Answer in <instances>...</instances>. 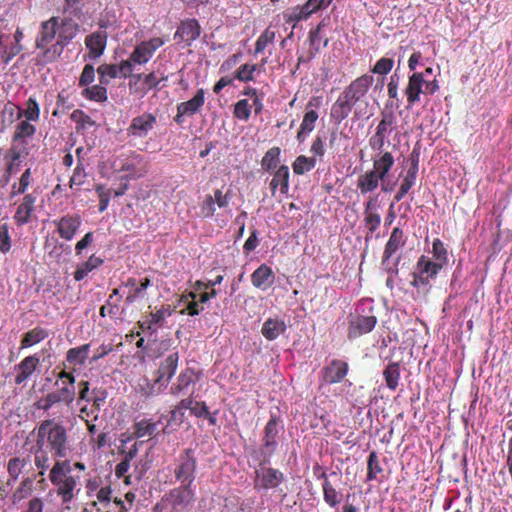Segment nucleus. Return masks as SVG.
I'll use <instances>...</instances> for the list:
<instances>
[{
	"instance_id": "58",
	"label": "nucleus",
	"mask_w": 512,
	"mask_h": 512,
	"mask_svg": "<svg viewBox=\"0 0 512 512\" xmlns=\"http://www.w3.org/2000/svg\"><path fill=\"white\" fill-rule=\"evenodd\" d=\"M413 185H415V182L413 180L409 168H407L405 175L401 180L400 186L394 196V200H396V202H400V200H402V198H404L405 195H407V193L410 192Z\"/></svg>"
},
{
	"instance_id": "62",
	"label": "nucleus",
	"mask_w": 512,
	"mask_h": 512,
	"mask_svg": "<svg viewBox=\"0 0 512 512\" xmlns=\"http://www.w3.org/2000/svg\"><path fill=\"white\" fill-rule=\"evenodd\" d=\"M252 112V105L249 100H238L234 105V115L240 120H249Z\"/></svg>"
},
{
	"instance_id": "52",
	"label": "nucleus",
	"mask_w": 512,
	"mask_h": 512,
	"mask_svg": "<svg viewBox=\"0 0 512 512\" xmlns=\"http://www.w3.org/2000/svg\"><path fill=\"white\" fill-rule=\"evenodd\" d=\"M383 472V468L380 464L377 451H371L367 458V480H377L380 473Z\"/></svg>"
},
{
	"instance_id": "2",
	"label": "nucleus",
	"mask_w": 512,
	"mask_h": 512,
	"mask_svg": "<svg viewBox=\"0 0 512 512\" xmlns=\"http://www.w3.org/2000/svg\"><path fill=\"white\" fill-rule=\"evenodd\" d=\"M373 82L374 77L371 74H364L355 78L344 88L332 104L330 118L336 123H341L351 114L352 110H354V115L357 119L364 117L367 111L365 108H362V102H364V97Z\"/></svg>"
},
{
	"instance_id": "45",
	"label": "nucleus",
	"mask_w": 512,
	"mask_h": 512,
	"mask_svg": "<svg viewBox=\"0 0 512 512\" xmlns=\"http://www.w3.org/2000/svg\"><path fill=\"white\" fill-rule=\"evenodd\" d=\"M379 124L382 128L383 138L385 140V143L388 140V136L390 133L393 132L394 128L397 125V117L396 114L393 111V108H385L384 111L381 112V119L379 121Z\"/></svg>"
},
{
	"instance_id": "49",
	"label": "nucleus",
	"mask_w": 512,
	"mask_h": 512,
	"mask_svg": "<svg viewBox=\"0 0 512 512\" xmlns=\"http://www.w3.org/2000/svg\"><path fill=\"white\" fill-rule=\"evenodd\" d=\"M37 170H32L31 166H28V168L23 171L21 177L19 178L17 183L12 184V195H21V193L27 192L30 185L33 184L34 181V173Z\"/></svg>"
},
{
	"instance_id": "30",
	"label": "nucleus",
	"mask_w": 512,
	"mask_h": 512,
	"mask_svg": "<svg viewBox=\"0 0 512 512\" xmlns=\"http://www.w3.org/2000/svg\"><path fill=\"white\" fill-rule=\"evenodd\" d=\"M321 477H323L321 487L323 490L324 502L331 507L338 506V504H340L343 499V494L341 490H338L337 485L333 484L327 472H321Z\"/></svg>"
},
{
	"instance_id": "31",
	"label": "nucleus",
	"mask_w": 512,
	"mask_h": 512,
	"mask_svg": "<svg viewBox=\"0 0 512 512\" xmlns=\"http://www.w3.org/2000/svg\"><path fill=\"white\" fill-rule=\"evenodd\" d=\"M36 199V191L29 192L28 194H26L25 192L23 201L20 203V205L17 207L15 211V218L17 219L18 223H27V221L31 219V214L35 209Z\"/></svg>"
},
{
	"instance_id": "9",
	"label": "nucleus",
	"mask_w": 512,
	"mask_h": 512,
	"mask_svg": "<svg viewBox=\"0 0 512 512\" xmlns=\"http://www.w3.org/2000/svg\"><path fill=\"white\" fill-rule=\"evenodd\" d=\"M138 451V443H133L127 451L119 450V454L122 456V459L118 464H116L114 472L116 477L123 479L125 485H131V483H133V478H135V480H141L144 474L143 471L138 470L137 466H135L134 471L129 474L131 463L138 454Z\"/></svg>"
},
{
	"instance_id": "20",
	"label": "nucleus",
	"mask_w": 512,
	"mask_h": 512,
	"mask_svg": "<svg viewBox=\"0 0 512 512\" xmlns=\"http://www.w3.org/2000/svg\"><path fill=\"white\" fill-rule=\"evenodd\" d=\"M349 372V363L340 358H334L321 369L322 380L327 384H338Z\"/></svg>"
},
{
	"instance_id": "27",
	"label": "nucleus",
	"mask_w": 512,
	"mask_h": 512,
	"mask_svg": "<svg viewBox=\"0 0 512 512\" xmlns=\"http://www.w3.org/2000/svg\"><path fill=\"white\" fill-rule=\"evenodd\" d=\"M150 284L151 281L148 277H144L141 280H137L135 277H128L125 281V286L130 288V290L125 297V303L133 304L137 299L144 298L145 291Z\"/></svg>"
},
{
	"instance_id": "60",
	"label": "nucleus",
	"mask_w": 512,
	"mask_h": 512,
	"mask_svg": "<svg viewBox=\"0 0 512 512\" xmlns=\"http://www.w3.org/2000/svg\"><path fill=\"white\" fill-rule=\"evenodd\" d=\"M385 140L383 138L382 128L380 122L377 125L376 132L369 137V146L374 151V154H381L385 149Z\"/></svg>"
},
{
	"instance_id": "28",
	"label": "nucleus",
	"mask_w": 512,
	"mask_h": 512,
	"mask_svg": "<svg viewBox=\"0 0 512 512\" xmlns=\"http://www.w3.org/2000/svg\"><path fill=\"white\" fill-rule=\"evenodd\" d=\"M276 275L272 270V267L267 264H261L251 274V283L256 288L268 289L275 283Z\"/></svg>"
},
{
	"instance_id": "41",
	"label": "nucleus",
	"mask_w": 512,
	"mask_h": 512,
	"mask_svg": "<svg viewBox=\"0 0 512 512\" xmlns=\"http://www.w3.org/2000/svg\"><path fill=\"white\" fill-rule=\"evenodd\" d=\"M432 254L434 265H436V275H438L440 270L448 263V250L439 238H436L433 242Z\"/></svg>"
},
{
	"instance_id": "48",
	"label": "nucleus",
	"mask_w": 512,
	"mask_h": 512,
	"mask_svg": "<svg viewBox=\"0 0 512 512\" xmlns=\"http://www.w3.org/2000/svg\"><path fill=\"white\" fill-rule=\"evenodd\" d=\"M133 428L136 438H144V436L152 438L158 432V422H153L151 419H142L135 422Z\"/></svg>"
},
{
	"instance_id": "18",
	"label": "nucleus",
	"mask_w": 512,
	"mask_h": 512,
	"mask_svg": "<svg viewBox=\"0 0 512 512\" xmlns=\"http://www.w3.org/2000/svg\"><path fill=\"white\" fill-rule=\"evenodd\" d=\"M205 103V91L204 88H199L197 92L188 101H182L177 105V113L174 117L175 122L183 123L185 117H191V115L197 114L201 111Z\"/></svg>"
},
{
	"instance_id": "19",
	"label": "nucleus",
	"mask_w": 512,
	"mask_h": 512,
	"mask_svg": "<svg viewBox=\"0 0 512 512\" xmlns=\"http://www.w3.org/2000/svg\"><path fill=\"white\" fill-rule=\"evenodd\" d=\"M201 26L196 18H185L181 20L174 33V39L184 42V45L193 44L201 36Z\"/></svg>"
},
{
	"instance_id": "8",
	"label": "nucleus",
	"mask_w": 512,
	"mask_h": 512,
	"mask_svg": "<svg viewBox=\"0 0 512 512\" xmlns=\"http://www.w3.org/2000/svg\"><path fill=\"white\" fill-rule=\"evenodd\" d=\"M372 163L376 167L378 186L382 192H393L397 185V179L391 175L395 164L393 153L384 150L380 155H372Z\"/></svg>"
},
{
	"instance_id": "55",
	"label": "nucleus",
	"mask_w": 512,
	"mask_h": 512,
	"mask_svg": "<svg viewBox=\"0 0 512 512\" xmlns=\"http://www.w3.org/2000/svg\"><path fill=\"white\" fill-rule=\"evenodd\" d=\"M317 163L316 158L306 157V155H299L292 163V169L296 174H305L311 171Z\"/></svg>"
},
{
	"instance_id": "57",
	"label": "nucleus",
	"mask_w": 512,
	"mask_h": 512,
	"mask_svg": "<svg viewBox=\"0 0 512 512\" xmlns=\"http://www.w3.org/2000/svg\"><path fill=\"white\" fill-rule=\"evenodd\" d=\"M36 132V127L34 124L26 119L25 121L18 122L16 126V131L13 136V141L19 140H27V138L32 137Z\"/></svg>"
},
{
	"instance_id": "61",
	"label": "nucleus",
	"mask_w": 512,
	"mask_h": 512,
	"mask_svg": "<svg viewBox=\"0 0 512 512\" xmlns=\"http://www.w3.org/2000/svg\"><path fill=\"white\" fill-rule=\"evenodd\" d=\"M394 67V59L392 57H380V59L375 63L374 67H372V73H377V75H382L385 77L388 75L389 71L393 70Z\"/></svg>"
},
{
	"instance_id": "63",
	"label": "nucleus",
	"mask_w": 512,
	"mask_h": 512,
	"mask_svg": "<svg viewBox=\"0 0 512 512\" xmlns=\"http://www.w3.org/2000/svg\"><path fill=\"white\" fill-rule=\"evenodd\" d=\"M256 64H243L238 67L234 73V79H239L240 81H253L254 72L257 70Z\"/></svg>"
},
{
	"instance_id": "59",
	"label": "nucleus",
	"mask_w": 512,
	"mask_h": 512,
	"mask_svg": "<svg viewBox=\"0 0 512 512\" xmlns=\"http://www.w3.org/2000/svg\"><path fill=\"white\" fill-rule=\"evenodd\" d=\"M23 115L26 119H28L29 122H35V120L40 119V107L39 103L35 98H28L25 102V108L23 110Z\"/></svg>"
},
{
	"instance_id": "14",
	"label": "nucleus",
	"mask_w": 512,
	"mask_h": 512,
	"mask_svg": "<svg viewBox=\"0 0 512 512\" xmlns=\"http://www.w3.org/2000/svg\"><path fill=\"white\" fill-rule=\"evenodd\" d=\"M233 197L231 188L215 189L213 194H208L202 205V213L204 216H213L216 209L227 210L229 203Z\"/></svg>"
},
{
	"instance_id": "1",
	"label": "nucleus",
	"mask_w": 512,
	"mask_h": 512,
	"mask_svg": "<svg viewBox=\"0 0 512 512\" xmlns=\"http://www.w3.org/2000/svg\"><path fill=\"white\" fill-rule=\"evenodd\" d=\"M34 455V463L39 470L38 474L43 477L51 466V455L57 460L71 454L72 445L69 433L65 425L56 422L54 419L42 420L36 428V439L31 447Z\"/></svg>"
},
{
	"instance_id": "33",
	"label": "nucleus",
	"mask_w": 512,
	"mask_h": 512,
	"mask_svg": "<svg viewBox=\"0 0 512 512\" xmlns=\"http://www.w3.org/2000/svg\"><path fill=\"white\" fill-rule=\"evenodd\" d=\"M308 39L310 41V48L305 54H301L298 57V63L310 62V60H313V58L316 57L317 53L320 52L322 36L319 30V25L313 28V30H310L308 34Z\"/></svg>"
},
{
	"instance_id": "35",
	"label": "nucleus",
	"mask_w": 512,
	"mask_h": 512,
	"mask_svg": "<svg viewBox=\"0 0 512 512\" xmlns=\"http://www.w3.org/2000/svg\"><path fill=\"white\" fill-rule=\"evenodd\" d=\"M286 329L287 325L284 319L268 318L262 325L261 333L267 340H276Z\"/></svg>"
},
{
	"instance_id": "46",
	"label": "nucleus",
	"mask_w": 512,
	"mask_h": 512,
	"mask_svg": "<svg viewBox=\"0 0 512 512\" xmlns=\"http://www.w3.org/2000/svg\"><path fill=\"white\" fill-rule=\"evenodd\" d=\"M91 344H82L78 347H72L66 352V361L70 364H84L86 363Z\"/></svg>"
},
{
	"instance_id": "47",
	"label": "nucleus",
	"mask_w": 512,
	"mask_h": 512,
	"mask_svg": "<svg viewBox=\"0 0 512 512\" xmlns=\"http://www.w3.org/2000/svg\"><path fill=\"white\" fill-rule=\"evenodd\" d=\"M75 382L76 378L70 381H63L57 386L58 403L63 402L66 405H71V403H73L76 395Z\"/></svg>"
},
{
	"instance_id": "44",
	"label": "nucleus",
	"mask_w": 512,
	"mask_h": 512,
	"mask_svg": "<svg viewBox=\"0 0 512 512\" xmlns=\"http://www.w3.org/2000/svg\"><path fill=\"white\" fill-rule=\"evenodd\" d=\"M104 262V259L97 258L95 254H92L87 261L82 262L76 267L74 271V279L77 281L83 280L89 272H93L94 268L100 267Z\"/></svg>"
},
{
	"instance_id": "43",
	"label": "nucleus",
	"mask_w": 512,
	"mask_h": 512,
	"mask_svg": "<svg viewBox=\"0 0 512 512\" xmlns=\"http://www.w3.org/2000/svg\"><path fill=\"white\" fill-rule=\"evenodd\" d=\"M30 462L29 456H14L7 462L8 475L12 480H18Z\"/></svg>"
},
{
	"instance_id": "5",
	"label": "nucleus",
	"mask_w": 512,
	"mask_h": 512,
	"mask_svg": "<svg viewBox=\"0 0 512 512\" xmlns=\"http://www.w3.org/2000/svg\"><path fill=\"white\" fill-rule=\"evenodd\" d=\"M283 428L279 415H270V418L264 427L261 447L259 450H253L251 452V456L253 459L258 460L259 465L269 464L271 458L279 447L278 438L281 429Z\"/></svg>"
},
{
	"instance_id": "24",
	"label": "nucleus",
	"mask_w": 512,
	"mask_h": 512,
	"mask_svg": "<svg viewBox=\"0 0 512 512\" xmlns=\"http://www.w3.org/2000/svg\"><path fill=\"white\" fill-rule=\"evenodd\" d=\"M157 118L155 114L143 113L132 119L128 128V133L134 137H147L150 130L155 127Z\"/></svg>"
},
{
	"instance_id": "50",
	"label": "nucleus",
	"mask_w": 512,
	"mask_h": 512,
	"mask_svg": "<svg viewBox=\"0 0 512 512\" xmlns=\"http://www.w3.org/2000/svg\"><path fill=\"white\" fill-rule=\"evenodd\" d=\"M280 154H281V148L279 147H272L267 150V152L264 154L263 158L261 159V166L266 171H274L279 165L280 162Z\"/></svg>"
},
{
	"instance_id": "11",
	"label": "nucleus",
	"mask_w": 512,
	"mask_h": 512,
	"mask_svg": "<svg viewBox=\"0 0 512 512\" xmlns=\"http://www.w3.org/2000/svg\"><path fill=\"white\" fill-rule=\"evenodd\" d=\"M195 500V489H185L184 485L170 490L162 498V503L171 507V512H186Z\"/></svg>"
},
{
	"instance_id": "34",
	"label": "nucleus",
	"mask_w": 512,
	"mask_h": 512,
	"mask_svg": "<svg viewBox=\"0 0 512 512\" xmlns=\"http://www.w3.org/2000/svg\"><path fill=\"white\" fill-rule=\"evenodd\" d=\"M490 234L492 235L490 249L493 254L499 252V250L503 249L504 245L512 241V232L509 228L502 230L501 227H490Z\"/></svg>"
},
{
	"instance_id": "4",
	"label": "nucleus",
	"mask_w": 512,
	"mask_h": 512,
	"mask_svg": "<svg viewBox=\"0 0 512 512\" xmlns=\"http://www.w3.org/2000/svg\"><path fill=\"white\" fill-rule=\"evenodd\" d=\"M79 31L80 25L76 22L75 18L68 15V13H64L63 18H59V30L56 42L51 44L50 47L45 49L43 52L38 53V62H55L58 57H61L67 45L71 44Z\"/></svg>"
},
{
	"instance_id": "23",
	"label": "nucleus",
	"mask_w": 512,
	"mask_h": 512,
	"mask_svg": "<svg viewBox=\"0 0 512 512\" xmlns=\"http://www.w3.org/2000/svg\"><path fill=\"white\" fill-rule=\"evenodd\" d=\"M199 377L200 373L196 372L195 368H184L170 386V394H185V392L190 389L191 385L196 384Z\"/></svg>"
},
{
	"instance_id": "10",
	"label": "nucleus",
	"mask_w": 512,
	"mask_h": 512,
	"mask_svg": "<svg viewBox=\"0 0 512 512\" xmlns=\"http://www.w3.org/2000/svg\"><path fill=\"white\" fill-rule=\"evenodd\" d=\"M285 480L284 472L270 468L267 464L254 470L253 484L257 491L277 490Z\"/></svg>"
},
{
	"instance_id": "7",
	"label": "nucleus",
	"mask_w": 512,
	"mask_h": 512,
	"mask_svg": "<svg viewBox=\"0 0 512 512\" xmlns=\"http://www.w3.org/2000/svg\"><path fill=\"white\" fill-rule=\"evenodd\" d=\"M179 360L180 354L177 350H175V352H171L165 358L160 360L159 367L156 370V377L150 385V390L146 391V394H159L161 390L166 389L170 380L177 372Z\"/></svg>"
},
{
	"instance_id": "26",
	"label": "nucleus",
	"mask_w": 512,
	"mask_h": 512,
	"mask_svg": "<svg viewBox=\"0 0 512 512\" xmlns=\"http://www.w3.org/2000/svg\"><path fill=\"white\" fill-rule=\"evenodd\" d=\"M106 398L107 391H105V389H93L92 396L90 398V402H92V404L90 407H80V417L97 420V418H99L100 409L102 405H104Z\"/></svg>"
},
{
	"instance_id": "15",
	"label": "nucleus",
	"mask_w": 512,
	"mask_h": 512,
	"mask_svg": "<svg viewBox=\"0 0 512 512\" xmlns=\"http://www.w3.org/2000/svg\"><path fill=\"white\" fill-rule=\"evenodd\" d=\"M163 44H165V41L162 38H151L136 44L132 50L134 70H136L137 65H145V63L149 62L156 50L160 49Z\"/></svg>"
},
{
	"instance_id": "13",
	"label": "nucleus",
	"mask_w": 512,
	"mask_h": 512,
	"mask_svg": "<svg viewBox=\"0 0 512 512\" xmlns=\"http://www.w3.org/2000/svg\"><path fill=\"white\" fill-rule=\"evenodd\" d=\"M412 275V286H415V288H421V286L426 288V286L430 285L432 278L437 276V266H435L433 259L427 258V256L422 254L416 263L415 270Z\"/></svg>"
},
{
	"instance_id": "53",
	"label": "nucleus",
	"mask_w": 512,
	"mask_h": 512,
	"mask_svg": "<svg viewBox=\"0 0 512 512\" xmlns=\"http://www.w3.org/2000/svg\"><path fill=\"white\" fill-rule=\"evenodd\" d=\"M84 6V0H64L63 13H68L75 19H83L85 18Z\"/></svg>"
},
{
	"instance_id": "39",
	"label": "nucleus",
	"mask_w": 512,
	"mask_h": 512,
	"mask_svg": "<svg viewBox=\"0 0 512 512\" xmlns=\"http://www.w3.org/2000/svg\"><path fill=\"white\" fill-rule=\"evenodd\" d=\"M35 477H24L12 494L13 503H21L23 499L30 498L34 491Z\"/></svg>"
},
{
	"instance_id": "12",
	"label": "nucleus",
	"mask_w": 512,
	"mask_h": 512,
	"mask_svg": "<svg viewBox=\"0 0 512 512\" xmlns=\"http://www.w3.org/2000/svg\"><path fill=\"white\" fill-rule=\"evenodd\" d=\"M405 242L406 237L402 228L395 227L386 243L382 257V265L387 272H397L400 258L393 259V255L397 252L399 247H402V245L405 244Z\"/></svg>"
},
{
	"instance_id": "16",
	"label": "nucleus",
	"mask_w": 512,
	"mask_h": 512,
	"mask_svg": "<svg viewBox=\"0 0 512 512\" xmlns=\"http://www.w3.org/2000/svg\"><path fill=\"white\" fill-rule=\"evenodd\" d=\"M108 41V33L104 30L92 31L85 36V47L88 53L84 55V60H97L102 57Z\"/></svg>"
},
{
	"instance_id": "32",
	"label": "nucleus",
	"mask_w": 512,
	"mask_h": 512,
	"mask_svg": "<svg viewBox=\"0 0 512 512\" xmlns=\"http://www.w3.org/2000/svg\"><path fill=\"white\" fill-rule=\"evenodd\" d=\"M378 187L377 168L374 165L371 170L365 171L357 178L356 188L360 191L361 195L375 192Z\"/></svg>"
},
{
	"instance_id": "25",
	"label": "nucleus",
	"mask_w": 512,
	"mask_h": 512,
	"mask_svg": "<svg viewBox=\"0 0 512 512\" xmlns=\"http://www.w3.org/2000/svg\"><path fill=\"white\" fill-rule=\"evenodd\" d=\"M39 364L40 358L36 354L23 358L20 363L15 365V371L17 372L14 379L15 384H23L27 381L35 373Z\"/></svg>"
},
{
	"instance_id": "64",
	"label": "nucleus",
	"mask_w": 512,
	"mask_h": 512,
	"mask_svg": "<svg viewBox=\"0 0 512 512\" xmlns=\"http://www.w3.org/2000/svg\"><path fill=\"white\" fill-rule=\"evenodd\" d=\"M96 76V70L93 64H85L79 77V86H83L84 89L91 86Z\"/></svg>"
},
{
	"instance_id": "40",
	"label": "nucleus",
	"mask_w": 512,
	"mask_h": 512,
	"mask_svg": "<svg viewBox=\"0 0 512 512\" xmlns=\"http://www.w3.org/2000/svg\"><path fill=\"white\" fill-rule=\"evenodd\" d=\"M401 81V76L398 70H395L392 75H390V80L387 84V92L388 98L387 107H399L400 106V98H399V84Z\"/></svg>"
},
{
	"instance_id": "6",
	"label": "nucleus",
	"mask_w": 512,
	"mask_h": 512,
	"mask_svg": "<svg viewBox=\"0 0 512 512\" xmlns=\"http://www.w3.org/2000/svg\"><path fill=\"white\" fill-rule=\"evenodd\" d=\"M198 457L193 448H185L177 455L173 464V476L185 488H195Z\"/></svg>"
},
{
	"instance_id": "36",
	"label": "nucleus",
	"mask_w": 512,
	"mask_h": 512,
	"mask_svg": "<svg viewBox=\"0 0 512 512\" xmlns=\"http://www.w3.org/2000/svg\"><path fill=\"white\" fill-rule=\"evenodd\" d=\"M166 310L160 308L159 310L152 311L147 314L142 321L138 322V325L143 332L149 330L150 332H157L159 327L165 322Z\"/></svg>"
},
{
	"instance_id": "29",
	"label": "nucleus",
	"mask_w": 512,
	"mask_h": 512,
	"mask_svg": "<svg viewBox=\"0 0 512 512\" xmlns=\"http://www.w3.org/2000/svg\"><path fill=\"white\" fill-rule=\"evenodd\" d=\"M290 169L287 165H281L276 168L274 176L270 181V190L275 195L279 190L282 195H286L289 191Z\"/></svg>"
},
{
	"instance_id": "37",
	"label": "nucleus",
	"mask_w": 512,
	"mask_h": 512,
	"mask_svg": "<svg viewBox=\"0 0 512 512\" xmlns=\"http://www.w3.org/2000/svg\"><path fill=\"white\" fill-rule=\"evenodd\" d=\"M318 118L319 114L315 110H308L305 112L299 131L297 133V139L300 143L306 140L309 133L313 132Z\"/></svg>"
},
{
	"instance_id": "56",
	"label": "nucleus",
	"mask_w": 512,
	"mask_h": 512,
	"mask_svg": "<svg viewBox=\"0 0 512 512\" xmlns=\"http://www.w3.org/2000/svg\"><path fill=\"white\" fill-rule=\"evenodd\" d=\"M70 119L76 123V130H78V132L79 130H85L87 127H93V125H96L94 119L83 110L72 111Z\"/></svg>"
},
{
	"instance_id": "17",
	"label": "nucleus",
	"mask_w": 512,
	"mask_h": 512,
	"mask_svg": "<svg viewBox=\"0 0 512 512\" xmlns=\"http://www.w3.org/2000/svg\"><path fill=\"white\" fill-rule=\"evenodd\" d=\"M59 30V17H50L48 20L42 22L36 37V48L43 50L53 44L54 39L58 37Z\"/></svg>"
},
{
	"instance_id": "42",
	"label": "nucleus",
	"mask_w": 512,
	"mask_h": 512,
	"mask_svg": "<svg viewBox=\"0 0 512 512\" xmlns=\"http://www.w3.org/2000/svg\"><path fill=\"white\" fill-rule=\"evenodd\" d=\"M48 335L49 332L47 329L36 326V328L30 329L23 334L20 341V347L29 348V346L36 345V343H40V341L45 340Z\"/></svg>"
},
{
	"instance_id": "51",
	"label": "nucleus",
	"mask_w": 512,
	"mask_h": 512,
	"mask_svg": "<svg viewBox=\"0 0 512 512\" xmlns=\"http://www.w3.org/2000/svg\"><path fill=\"white\" fill-rule=\"evenodd\" d=\"M82 96H84L85 99H90V101L105 102L108 99V92L107 88L100 82L98 85H91L88 88H84V90H82Z\"/></svg>"
},
{
	"instance_id": "21",
	"label": "nucleus",
	"mask_w": 512,
	"mask_h": 512,
	"mask_svg": "<svg viewBox=\"0 0 512 512\" xmlns=\"http://www.w3.org/2000/svg\"><path fill=\"white\" fill-rule=\"evenodd\" d=\"M378 323L377 316L371 314V316H364V314H359L354 318L350 319L348 322L347 329V337L348 338H357L361 337V335H365V333L372 332L375 329Z\"/></svg>"
},
{
	"instance_id": "22",
	"label": "nucleus",
	"mask_w": 512,
	"mask_h": 512,
	"mask_svg": "<svg viewBox=\"0 0 512 512\" xmlns=\"http://www.w3.org/2000/svg\"><path fill=\"white\" fill-rule=\"evenodd\" d=\"M425 83L426 78H424L423 72H412L409 75L408 84L404 88V94L407 97V107H413L416 102L421 101Z\"/></svg>"
},
{
	"instance_id": "3",
	"label": "nucleus",
	"mask_w": 512,
	"mask_h": 512,
	"mask_svg": "<svg viewBox=\"0 0 512 512\" xmlns=\"http://www.w3.org/2000/svg\"><path fill=\"white\" fill-rule=\"evenodd\" d=\"M49 480L55 487L62 504L69 506L79 491L80 476H73L72 464L68 459L55 461L50 469Z\"/></svg>"
},
{
	"instance_id": "38",
	"label": "nucleus",
	"mask_w": 512,
	"mask_h": 512,
	"mask_svg": "<svg viewBox=\"0 0 512 512\" xmlns=\"http://www.w3.org/2000/svg\"><path fill=\"white\" fill-rule=\"evenodd\" d=\"M383 377L388 389L396 390L401 379V365L398 362L388 363L383 370Z\"/></svg>"
},
{
	"instance_id": "54",
	"label": "nucleus",
	"mask_w": 512,
	"mask_h": 512,
	"mask_svg": "<svg viewBox=\"0 0 512 512\" xmlns=\"http://www.w3.org/2000/svg\"><path fill=\"white\" fill-rule=\"evenodd\" d=\"M99 81L105 88L112 78H118V64H101L97 68Z\"/></svg>"
}]
</instances>
